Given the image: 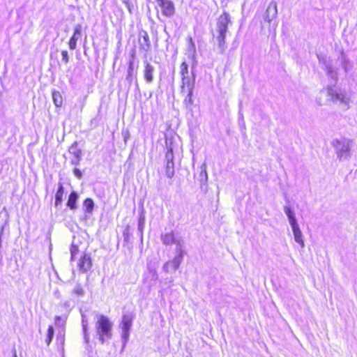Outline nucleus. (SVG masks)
Listing matches in <instances>:
<instances>
[{
  "instance_id": "obj_31",
  "label": "nucleus",
  "mask_w": 357,
  "mask_h": 357,
  "mask_svg": "<svg viewBox=\"0 0 357 357\" xmlns=\"http://www.w3.org/2000/svg\"><path fill=\"white\" fill-rule=\"evenodd\" d=\"M167 152L165 153V161L167 162H172L174 161V153H173V149L171 145L167 146Z\"/></svg>"
},
{
  "instance_id": "obj_6",
  "label": "nucleus",
  "mask_w": 357,
  "mask_h": 357,
  "mask_svg": "<svg viewBox=\"0 0 357 357\" xmlns=\"http://www.w3.org/2000/svg\"><path fill=\"white\" fill-rule=\"evenodd\" d=\"M327 93L331 100L335 102H339L344 109L349 108V98L346 96L344 93L332 87L328 88Z\"/></svg>"
},
{
  "instance_id": "obj_16",
  "label": "nucleus",
  "mask_w": 357,
  "mask_h": 357,
  "mask_svg": "<svg viewBox=\"0 0 357 357\" xmlns=\"http://www.w3.org/2000/svg\"><path fill=\"white\" fill-rule=\"evenodd\" d=\"M161 241L165 245H171L172 243H176V246L178 245V243L179 241H176L174 236V232L172 231L169 233H167L165 234H162Z\"/></svg>"
},
{
  "instance_id": "obj_34",
  "label": "nucleus",
  "mask_w": 357,
  "mask_h": 357,
  "mask_svg": "<svg viewBox=\"0 0 357 357\" xmlns=\"http://www.w3.org/2000/svg\"><path fill=\"white\" fill-rule=\"evenodd\" d=\"M145 224V217L143 215H140L139 222H138V229L141 233V236H142V231L144 228Z\"/></svg>"
},
{
  "instance_id": "obj_26",
  "label": "nucleus",
  "mask_w": 357,
  "mask_h": 357,
  "mask_svg": "<svg viewBox=\"0 0 357 357\" xmlns=\"http://www.w3.org/2000/svg\"><path fill=\"white\" fill-rule=\"evenodd\" d=\"M52 99L54 105L56 107H61L63 102V99L61 93L59 91H54L52 92Z\"/></svg>"
},
{
  "instance_id": "obj_9",
  "label": "nucleus",
  "mask_w": 357,
  "mask_h": 357,
  "mask_svg": "<svg viewBox=\"0 0 357 357\" xmlns=\"http://www.w3.org/2000/svg\"><path fill=\"white\" fill-rule=\"evenodd\" d=\"M158 5L160 7L162 14L167 17H172L175 13L174 5L172 1L169 0H155Z\"/></svg>"
},
{
  "instance_id": "obj_20",
  "label": "nucleus",
  "mask_w": 357,
  "mask_h": 357,
  "mask_svg": "<svg viewBox=\"0 0 357 357\" xmlns=\"http://www.w3.org/2000/svg\"><path fill=\"white\" fill-rule=\"evenodd\" d=\"M64 193V188L62 183H59L57 192L55 195V206H58L63 202V196Z\"/></svg>"
},
{
  "instance_id": "obj_22",
  "label": "nucleus",
  "mask_w": 357,
  "mask_h": 357,
  "mask_svg": "<svg viewBox=\"0 0 357 357\" xmlns=\"http://www.w3.org/2000/svg\"><path fill=\"white\" fill-rule=\"evenodd\" d=\"M135 77V74L134 69V62L133 61H130L128 68L126 80L130 84L132 82Z\"/></svg>"
},
{
  "instance_id": "obj_28",
  "label": "nucleus",
  "mask_w": 357,
  "mask_h": 357,
  "mask_svg": "<svg viewBox=\"0 0 357 357\" xmlns=\"http://www.w3.org/2000/svg\"><path fill=\"white\" fill-rule=\"evenodd\" d=\"M175 265V264H173V261H169L164 264L163 270L167 273L176 271L178 267Z\"/></svg>"
},
{
  "instance_id": "obj_21",
  "label": "nucleus",
  "mask_w": 357,
  "mask_h": 357,
  "mask_svg": "<svg viewBox=\"0 0 357 357\" xmlns=\"http://www.w3.org/2000/svg\"><path fill=\"white\" fill-rule=\"evenodd\" d=\"M151 278V282L149 283V286H152L154 284L155 282L158 280V274L154 268H149V272L147 273V275L144 278V281L146 282L148 278Z\"/></svg>"
},
{
  "instance_id": "obj_36",
  "label": "nucleus",
  "mask_w": 357,
  "mask_h": 357,
  "mask_svg": "<svg viewBox=\"0 0 357 357\" xmlns=\"http://www.w3.org/2000/svg\"><path fill=\"white\" fill-rule=\"evenodd\" d=\"M288 220H289V222L291 225V229H294V228L299 227V225L297 222L296 215L289 218Z\"/></svg>"
},
{
  "instance_id": "obj_30",
  "label": "nucleus",
  "mask_w": 357,
  "mask_h": 357,
  "mask_svg": "<svg viewBox=\"0 0 357 357\" xmlns=\"http://www.w3.org/2000/svg\"><path fill=\"white\" fill-rule=\"evenodd\" d=\"M181 71L180 74L182 77L190 76L189 70H188V65L186 62L183 61L180 66Z\"/></svg>"
},
{
  "instance_id": "obj_7",
  "label": "nucleus",
  "mask_w": 357,
  "mask_h": 357,
  "mask_svg": "<svg viewBox=\"0 0 357 357\" xmlns=\"http://www.w3.org/2000/svg\"><path fill=\"white\" fill-rule=\"evenodd\" d=\"M317 57L319 63L324 66L327 75L336 82L337 79V71L332 67L331 63L324 55H317Z\"/></svg>"
},
{
  "instance_id": "obj_18",
  "label": "nucleus",
  "mask_w": 357,
  "mask_h": 357,
  "mask_svg": "<svg viewBox=\"0 0 357 357\" xmlns=\"http://www.w3.org/2000/svg\"><path fill=\"white\" fill-rule=\"evenodd\" d=\"M294 238L295 241L298 243L302 248L305 247V243L303 240V234L300 229V227H296L294 229H292Z\"/></svg>"
},
{
  "instance_id": "obj_29",
  "label": "nucleus",
  "mask_w": 357,
  "mask_h": 357,
  "mask_svg": "<svg viewBox=\"0 0 357 357\" xmlns=\"http://www.w3.org/2000/svg\"><path fill=\"white\" fill-rule=\"evenodd\" d=\"M68 315L64 314L62 316H56L55 317V324L57 326L59 327H63L66 319H67Z\"/></svg>"
},
{
  "instance_id": "obj_15",
  "label": "nucleus",
  "mask_w": 357,
  "mask_h": 357,
  "mask_svg": "<svg viewBox=\"0 0 357 357\" xmlns=\"http://www.w3.org/2000/svg\"><path fill=\"white\" fill-rule=\"evenodd\" d=\"M193 91H185V97L183 100V105L185 107L186 109L192 112V105L194 104V100H193Z\"/></svg>"
},
{
  "instance_id": "obj_19",
  "label": "nucleus",
  "mask_w": 357,
  "mask_h": 357,
  "mask_svg": "<svg viewBox=\"0 0 357 357\" xmlns=\"http://www.w3.org/2000/svg\"><path fill=\"white\" fill-rule=\"evenodd\" d=\"M78 199V195L76 192L73 191L68 197V200L67 202V206L72 210H74L77 208V201Z\"/></svg>"
},
{
  "instance_id": "obj_2",
  "label": "nucleus",
  "mask_w": 357,
  "mask_h": 357,
  "mask_svg": "<svg viewBox=\"0 0 357 357\" xmlns=\"http://www.w3.org/2000/svg\"><path fill=\"white\" fill-rule=\"evenodd\" d=\"M70 261L75 260L77 261V267L82 273H86L92 266V260L91 255L84 252H80L77 245L73 243L70 246Z\"/></svg>"
},
{
  "instance_id": "obj_40",
  "label": "nucleus",
  "mask_w": 357,
  "mask_h": 357,
  "mask_svg": "<svg viewBox=\"0 0 357 357\" xmlns=\"http://www.w3.org/2000/svg\"><path fill=\"white\" fill-rule=\"evenodd\" d=\"M73 172H74L75 176L77 178H82V174L81 171L79 169H75Z\"/></svg>"
},
{
  "instance_id": "obj_4",
  "label": "nucleus",
  "mask_w": 357,
  "mask_h": 357,
  "mask_svg": "<svg viewBox=\"0 0 357 357\" xmlns=\"http://www.w3.org/2000/svg\"><path fill=\"white\" fill-rule=\"evenodd\" d=\"M332 146L340 160H346L351 157V140L345 138L335 139L332 142Z\"/></svg>"
},
{
  "instance_id": "obj_39",
  "label": "nucleus",
  "mask_w": 357,
  "mask_h": 357,
  "mask_svg": "<svg viewBox=\"0 0 357 357\" xmlns=\"http://www.w3.org/2000/svg\"><path fill=\"white\" fill-rule=\"evenodd\" d=\"M342 63V67H343L344 70H345V72H348L349 70V61H347L345 57H343Z\"/></svg>"
},
{
  "instance_id": "obj_41",
  "label": "nucleus",
  "mask_w": 357,
  "mask_h": 357,
  "mask_svg": "<svg viewBox=\"0 0 357 357\" xmlns=\"http://www.w3.org/2000/svg\"><path fill=\"white\" fill-rule=\"evenodd\" d=\"M204 176L205 177V181H206L207 178H208V176H207V172H206V169L205 165H204V167H203V169H202V172H201V176Z\"/></svg>"
},
{
  "instance_id": "obj_13",
  "label": "nucleus",
  "mask_w": 357,
  "mask_h": 357,
  "mask_svg": "<svg viewBox=\"0 0 357 357\" xmlns=\"http://www.w3.org/2000/svg\"><path fill=\"white\" fill-rule=\"evenodd\" d=\"M139 44L143 50L146 52L149 51L151 47V41L146 31H141L139 33Z\"/></svg>"
},
{
  "instance_id": "obj_1",
  "label": "nucleus",
  "mask_w": 357,
  "mask_h": 357,
  "mask_svg": "<svg viewBox=\"0 0 357 357\" xmlns=\"http://www.w3.org/2000/svg\"><path fill=\"white\" fill-rule=\"evenodd\" d=\"M96 318L97 320L95 324L96 336L101 344H104L105 341L112 338L113 324L109 318L105 315L97 314Z\"/></svg>"
},
{
  "instance_id": "obj_12",
  "label": "nucleus",
  "mask_w": 357,
  "mask_h": 357,
  "mask_svg": "<svg viewBox=\"0 0 357 357\" xmlns=\"http://www.w3.org/2000/svg\"><path fill=\"white\" fill-rule=\"evenodd\" d=\"M82 26L81 24H77L74 28V33L69 41V48L72 50L76 49L77 42L82 36Z\"/></svg>"
},
{
  "instance_id": "obj_42",
  "label": "nucleus",
  "mask_w": 357,
  "mask_h": 357,
  "mask_svg": "<svg viewBox=\"0 0 357 357\" xmlns=\"http://www.w3.org/2000/svg\"><path fill=\"white\" fill-rule=\"evenodd\" d=\"M123 3L126 5V6L128 9L129 12L132 13L131 7H130V3L129 2V0H123Z\"/></svg>"
},
{
  "instance_id": "obj_24",
  "label": "nucleus",
  "mask_w": 357,
  "mask_h": 357,
  "mask_svg": "<svg viewBox=\"0 0 357 357\" xmlns=\"http://www.w3.org/2000/svg\"><path fill=\"white\" fill-rule=\"evenodd\" d=\"M165 169H166V176L169 178H172L174 175V161L166 162Z\"/></svg>"
},
{
  "instance_id": "obj_27",
  "label": "nucleus",
  "mask_w": 357,
  "mask_h": 357,
  "mask_svg": "<svg viewBox=\"0 0 357 357\" xmlns=\"http://www.w3.org/2000/svg\"><path fill=\"white\" fill-rule=\"evenodd\" d=\"M59 310L64 312L66 314L68 315L71 310V303L69 301H66L59 305Z\"/></svg>"
},
{
  "instance_id": "obj_3",
  "label": "nucleus",
  "mask_w": 357,
  "mask_h": 357,
  "mask_svg": "<svg viewBox=\"0 0 357 357\" xmlns=\"http://www.w3.org/2000/svg\"><path fill=\"white\" fill-rule=\"evenodd\" d=\"M229 24H231L230 15L227 12H224L218 17L215 29L216 38L221 53H223L226 48L225 37Z\"/></svg>"
},
{
  "instance_id": "obj_35",
  "label": "nucleus",
  "mask_w": 357,
  "mask_h": 357,
  "mask_svg": "<svg viewBox=\"0 0 357 357\" xmlns=\"http://www.w3.org/2000/svg\"><path fill=\"white\" fill-rule=\"evenodd\" d=\"M84 291L80 284H76L73 289V294L77 296L84 295Z\"/></svg>"
},
{
  "instance_id": "obj_38",
  "label": "nucleus",
  "mask_w": 357,
  "mask_h": 357,
  "mask_svg": "<svg viewBox=\"0 0 357 357\" xmlns=\"http://www.w3.org/2000/svg\"><path fill=\"white\" fill-rule=\"evenodd\" d=\"M61 56H62V61L65 63V64H67L68 62H69V56H68V53L66 50H63L61 52Z\"/></svg>"
},
{
  "instance_id": "obj_10",
  "label": "nucleus",
  "mask_w": 357,
  "mask_h": 357,
  "mask_svg": "<svg viewBox=\"0 0 357 357\" xmlns=\"http://www.w3.org/2000/svg\"><path fill=\"white\" fill-rule=\"evenodd\" d=\"M195 86V75L192 72V75L181 78V93H185V91H194Z\"/></svg>"
},
{
  "instance_id": "obj_33",
  "label": "nucleus",
  "mask_w": 357,
  "mask_h": 357,
  "mask_svg": "<svg viewBox=\"0 0 357 357\" xmlns=\"http://www.w3.org/2000/svg\"><path fill=\"white\" fill-rule=\"evenodd\" d=\"M54 328L52 326H50L49 328H48V330H47V338L45 340V342L47 343V345H49L52 339H53V336H54Z\"/></svg>"
},
{
  "instance_id": "obj_17",
  "label": "nucleus",
  "mask_w": 357,
  "mask_h": 357,
  "mask_svg": "<svg viewBox=\"0 0 357 357\" xmlns=\"http://www.w3.org/2000/svg\"><path fill=\"white\" fill-rule=\"evenodd\" d=\"M176 255L173 259V264H175V266H177L179 267L181 261H183V250L182 249V246L180 243H178V245L176 248Z\"/></svg>"
},
{
  "instance_id": "obj_5",
  "label": "nucleus",
  "mask_w": 357,
  "mask_h": 357,
  "mask_svg": "<svg viewBox=\"0 0 357 357\" xmlns=\"http://www.w3.org/2000/svg\"><path fill=\"white\" fill-rule=\"evenodd\" d=\"M277 16V2L273 0L269 3L265 13L263 15V22H261V27L264 28L265 26V24L267 23L268 24L269 31L271 29L275 31L278 26V22L275 21Z\"/></svg>"
},
{
  "instance_id": "obj_44",
  "label": "nucleus",
  "mask_w": 357,
  "mask_h": 357,
  "mask_svg": "<svg viewBox=\"0 0 357 357\" xmlns=\"http://www.w3.org/2000/svg\"><path fill=\"white\" fill-rule=\"evenodd\" d=\"M14 357H17V355H16V354H14Z\"/></svg>"
},
{
  "instance_id": "obj_37",
  "label": "nucleus",
  "mask_w": 357,
  "mask_h": 357,
  "mask_svg": "<svg viewBox=\"0 0 357 357\" xmlns=\"http://www.w3.org/2000/svg\"><path fill=\"white\" fill-rule=\"evenodd\" d=\"M284 213H285V214H286V215L287 216L288 218L295 215V213H294V211L289 206H284Z\"/></svg>"
},
{
  "instance_id": "obj_43",
  "label": "nucleus",
  "mask_w": 357,
  "mask_h": 357,
  "mask_svg": "<svg viewBox=\"0 0 357 357\" xmlns=\"http://www.w3.org/2000/svg\"><path fill=\"white\" fill-rule=\"evenodd\" d=\"M57 341H60L61 343L63 344V342H64V335H62V334H59L58 336H57Z\"/></svg>"
},
{
  "instance_id": "obj_8",
  "label": "nucleus",
  "mask_w": 357,
  "mask_h": 357,
  "mask_svg": "<svg viewBox=\"0 0 357 357\" xmlns=\"http://www.w3.org/2000/svg\"><path fill=\"white\" fill-rule=\"evenodd\" d=\"M132 317L130 314H123L121 327L122 329V338L126 343L129 337V331L132 326Z\"/></svg>"
},
{
  "instance_id": "obj_14",
  "label": "nucleus",
  "mask_w": 357,
  "mask_h": 357,
  "mask_svg": "<svg viewBox=\"0 0 357 357\" xmlns=\"http://www.w3.org/2000/svg\"><path fill=\"white\" fill-rule=\"evenodd\" d=\"M154 67L149 62H145L144 77L147 83H151L153 80Z\"/></svg>"
},
{
  "instance_id": "obj_11",
  "label": "nucleus",
  "mask_w": 357,
  "mask_h": 357,
  "mask_svg": "<svg viewBox=\"0 0 357 357\" xmlns=\"http://www.w3.org/2000/svg\"><path fill=\"white\" fill-rule=\"evenodd\" d=\"M70 154L73 155L71 164L77 166L79 165L82 158V151L77 147V142H74L69 148Z\"/></svg>"
},
{
  "instance_id": "obj_25",
  "label": "nucleus",
  "mask_w": 357,
  "mask_h": 357,
  "mask_svg": "<svg viewBox=\"0 0 357 357\" xmlns=\"http://www.w3.org/2000/svg\"><path fill=\"white\" fill-rule=\"evenodd\" d=\"M82 324L83 333L84 335V339H85L86 342H88V340H89V337H88V333H87L88 320L86 319V316L84 314H82Z\"/></svg>"
},
{
  "instance_id": "obj_23",
  "label": "nucleus",
  "mask_w": 357,
  "mask_h": 357,
  "mask_svg": "<svg viewBox=\"0 0 357 357\" xmlns=\"http://www.w3.org/2000/svg\"><path fill=\"white\" fill-rule=\"evenodd\" d=\"M83 206L86 213H91L94 207V202L91 199L87 198L84 200Z\"/></svg>"
},
{
  "instance_id": "obj_32",
  "label": "nucleus",
  "mask_w": 357,
  "mask_h": 357,
  "mask_svg": "<svg viewBox=\"0 0 357 357\" xmlns=\"http://www.w3.org/2000/svg\"><path fill=\"white\" fill-rule=\"evenodd\" d=\"M188 50L192 55V57H195L196 54V47L195 44L193 42L192 38L191 37L189 38Z\"/></svg>"
}]
</instances>
